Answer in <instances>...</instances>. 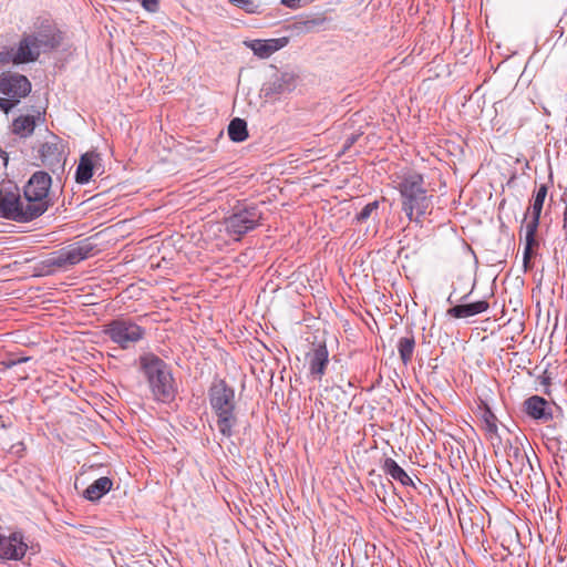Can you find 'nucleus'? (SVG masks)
Returning a JSON list of instances; mask_svg holds the SVG:
<instances>
[{"label":"nucleus","instance_id":"nucleus-1","mask_svg":"<svg viewBox=\"0 0 567 567\" xmlns=\"http://www.w3.org/2000/svg\"><path fill=\"white\" fill-rule=\"evenodd\" d=\"M394 182L401 196L402 210L410 221L422 224L424 217L433 210V196L427 192L423 175L406 169Z\"/></svg>","mask_w":567,"mask_h":567},{"label":"nucleus","instance_id":"nucleus-2","mask_svg":"<svg viewBox=\"0 0 567 567\" xmlns=\"http://www.w3.org/2000/svg\"><path fill=\"white\" fill-rule=\"evenodd\" d=\"M61 32L49 18L38 17L29 32H23L18 44L16 61L18 63L35 62L41 53L56 49L61 44Z\"/></svg>","mask_w":567,"mask_h":567},{"label":"nucleus","instance_id":"nucleus-3","mask_svg":"<svg viewBox=\"0 0 567 567\" xmlns=\"http://www.w3.org/2000/svg\"><path fill=\"white\" fill-rule=\"evenodd\" d=\"M208 395L218 431L224 437L229 439L237 425L235 391L225 380H218L209 388Z\"/></svg>","mask_w":567,"mask_h":567},{"label":"nucleus","instance_id":"nucleus-4","mask_svg":"<svg viewBox=\"0 0 567 567\" xmlns=\"http://www.w3.org/2000/svg\"><path fill=\"white\" fill-rule=\"evenodd\" d=\"M140 363L154 399L163 403L173 401L176 388L169 367L153 353L142 355Z\"/></svg>","mask_w":567,"mask_h":567},{"label":"nucleus","instance_id":"nucleus-5","mask_svg":"<svg viewBox=\"0 0 567 567\" xmlns=\"http://www.w3.org/2000/svg\"><path fill=\"white\" fill-rule=\"evenodd\" d=\"M30 92L31 83L27 76L12 72H3L0 75V93L7 96V99H0V109L6 113Z\"/></svg>","mask_w":567,"mask_h":567},{"label":"nucleus","instance_id":"nucleus-6","mask_svg":"<svg viewBox=\"0 0 567 567\" xmlns=\"http://www.w3.org/2000/svg\"><path fill=\"white\" fill-rule=\"evenodd\" d=\"M105 333L122 349H128L144 338L145 330L128 319H116L105 326Z\"/></svg>","mask_w":567,"mask_h":567},{"label":"nucleus","instance_id":"nucleus-7","mask_svg":"<svg viewBox=\"0 0 567 567\" xmlns=\"http://www.w3.org/2000/svg\"><path fill=\"white\" fill-rule=\"evenodd\" d=\"M94 245L87 239L69 245L53 254L48 259L49 266L66 268L74 266L93 256Z\"/></svg>","mask_w":567,"mask_h":567},{"label":"nucleus","instance_id":"nucleus-8","mask_svg":"<svg viewBox=\"0 0 567 567\" xmlns=\"http://www.w3.org/2000/svg\"><path fill=\"white\" fill-rule=\"evenodd\" d=\"M261 219V213L256 207L240 209L225 219L226 233L236 240L255 229Z\"/></svg>","mask_w":567,"mask_h":567},{"label":"nucleus","instance_id":"nucleus-9","mask_svg":"<svg viewBox=\"0 0 567 567\" xmlns=\"http://www.w3.org/2000/svg\"><path fill=\"white\" fill-rule=\"evenodd\" d=\"M21 194L17 185L8 183L0 188V216L21 223Z\"/></svg>","mask_w":567,"mask_h":567},{"label":"nucleus","instance_id":"nucleus-10","mask_svg":"<svg viewBox=\"0 0 567 567\" xmlns=\"http://www.w3.org/2000/svg\"><path fill=\"white\" fill-rule=\"evenodd\" d=\"M51 185V176L47 172L38 171L33 173L29 181L24 184L23 190L27 194L37 196L39 199L48 202V204L50 205H53V200L50 196Z\"/></svg>","mask_w":567,"mask_h":567},{"label":"nucleus","instance_id":"nucleus-11","mask_svg":"<svg viewBox=\"0 0 567 567\" xmlns=\"http://www.w3.org/2000/svg\"><path fill=\"white\" fill-rule=\"evenodd\" d=\"M524 412L538 423H548L553 420V406L544 398L532 395L523 403Z\"/></svg>","mask_w":567,"mask_h":567},{"label":"nucleus","instance_id":"nucleus-12","mask_svg":"<svg viewBox=\"0 0 567 567\" xmlns=\"http://www.w3.org/2000/svg\"><path fill=\"white\" fill-rule=\"evenodd\" d=\"M28 546L23 543L22 535L13 533L10 536L0 535V557L4 559H21Z\"/></svg>","mask_w":567,"mask_h":567},{"label":"nucleus","instance_id":"nucleus-13","mask_svg":"<svg viewBox=\"0 0 567 567\" xmlns=\"http://www.w3.org/2000/svg\"><path fill=\"white\" fill-rule=\"evenodd\" d=\"M21 223H28L42 216L52 205L23 190L21 196Z\"/></svg>","mask_w":567,"mask_h":567},{"label":"nucleus","instance_id":"nucleus-14","mask_svg":"<svg viewBox=\"0 0 567 567\" xmlns=\"http://www.w3.org/2000/svg\"><path fill=\"white\" fill-rule=\"evenodd\" d=\"M289 42L287 37L268 39V40H251L246 41L245 44L248 47L255 55L260 59H267L278 50L285 48Z\"/></svg>","mask_w":567,"mask_h":567},{"label":"nucleus","instance_id":"nucleus-15","mask_svg":"<svg viewBox=\"0 0 567 567\" xmlns=\"http://www.w3.org/2000/svg\"><path fill=\"white\" fill-rule=\"evenodd\" d=\"M308 359L310 373L317 380H321L329 363V352L326 344L317 346L312 352L308 354Z\"/></svg>","mask_w":567,"mask_h":567},{"label":"nucleus","instance_id":"nucleus-16","mask_svg":"<svg viewBox=\"0 0 567 567\" xmlns=\"http://www.w3.org/2000/svg\"><path fill=\"white\" fill-rule=\"evenodd\" d=\"M40 158L43 165L49 167L51 171L60 168L64 164L62 152L58 143H44L39 150Z\"/></svg>","mask_w":567,"mask_h":567},{"label":"nucleus","instance_id":"nucleus-17","mask_svg":"<svg viewBox=\"0 0 567 567\" xmlns=\"http://www.w3.org/2000/svg\"><path fill=\"white\" fill-rule=\"evenodd\" d=\"M489 303L486 300H478L471 303L457 305L447 309L446 315L455 319H465L487 311Z\"/></svg>","mask_w":567,"mask_h":567},{"label":"nucleus","instance_id":"nucleus-18","mask_svg":"<svg viewBox=\"0 0 567 567\" xmlns=\"http://www.w3.org/2000/svg\"><path fill=\"white\" fill-rule=\"evenodd\" d=\"M508 464L515 474L525 475L527 477H529L530 472L534 471L527 453L519 447H514L512 453L508 454Z\"/></svg>","mask_w":567,"mask_h":567},{"label":"nucleus","instance_id":"nucleus-19","mask_svg":"<svg viewBox=\"0 0 567 567\" xmlns=\"http://www.w3.org/2000/svg\"><path fill=\"white\" fill-rule=\"evenodd\" d=\"M113 482L111 478L103 476L94 481L84 491V497L89 501L96 502L111 491Z\"/></svg>","mask_w":567,"mask_h":567},{"label":"nucleus","instance_id":"nucleus-20","mask_svg":"<svg viewBox=\"0 0 567 567\" xmlns=\"http://www.w3.org/2000/svg\"><path fill=\"white\" fill-rule=\"evenodd\" d=\"M383 471L393 480L399 481L402 485L409 486L413 484L411 477L393 458H385L383 463Z\"/></svg>","mask_w":567,"mask_h":567},{"label":"nucleus","instance_id":"nucleus-21","mask_svg":"<svg viewBox=\"0 0 567 567\" xmlns=\"http://www.w3.org/2000/svg\"><path fill=\"white\" fill-rule=\"evenodd\" d=\"M35 116L33 115H22L16 118L12 123V131L14 134L21 137H28L32 135L37 122Z\"/></svg>","mask_w":567,"mask_h":567},{"label":"nucleus","instance_id":"nucleus-22","mask_svg":"<svg viewBox=\"0 0 567 567\" xmlns=\"http://www.w3.org/2000/svg\"><path fill=\"white\" fill-rule=\"evenodd\" d=\"M93 175V161L89 154L81 156L75 172V179L79 184H86Z\"/></svg>","mask_w":567,"mask_h":567},{"label":"nucleus","instance_id":"nucleus-23","mask_svg":"<svg viewBox=\"0 0 567 567\" xmlns=\"http://www.w3.org/2000/svg\"><path fill=\"white\" fill-rule=\"evenodd\" d=\"M228 136L234 142H244L248 137L247 123L236 117L228 125Z\"/></svg>","mask_w":567,"mask_h":567},{"label":"nucleus","instance_id":"nucleus-24","mask_svg":"<svg viewBox=\"0 0 567 567\" xmlns=\"http://www.w3.org/2000/svg\"><path fill=\"white\" fill-rule=\"evenodd\" d=\"M415 348L414 337H402L398 342V351L404 365H408L413 358Z\"/></svg>","mask_w":567,"mask_h":567},{"label":"nucleus","instance_id":"nucleus-25","mask_svg":"<svg viewBox=\"0 0 567 567\" xmlns=\"http://www.w3.org/2000/svg\"><path fill=\"white\" fill-rule=\"evenodd\" d=\"M547 196V186L545 184H542L537 190L535 192L533 196V204L528 208L527 213L525 214L524 219H527V215L530 214L533 216L540 217L542 209L544 206L545 198Z\"/></svg>","mask_w":567,"mask_h":567},{"label":"nucleus","instance_id":"nucleus-26","mask_svg":"<svg viewBox=\"0 0 567 567\" xmlns=\"http://www.w3.org/2000/svg\"><path fill=\"white\" fill-rule=\"evenodd\" d=\"M539 218L540 217L530 215V219L526 223L525 241H528V245H530V243H538L536 234L539 226Z\"/></svg>","mask_w":567,"mask_h":567},{"label":"nucleus","instance_id":"nucleus-27","mask_svg":"<svg viewBox=\"0 0 567 567\" xmlns=\"http://www.w3.org/2000/svg\"><path fill=\"white\" fill-rule=\"evenodd\" d=\"M482 421L484 423V429L488 433L495 434L497 432V419L488 406H485L482 412Z\"/></svg>","mask_w":567,"mask_h":567},{"label":"nucleus","instance_id":"nucleus-28","mask_svg":"<svg viewBox=\"0 0 567 567\" xmlns=\"http://www.w3.org/2000/svg\"><path fill=\"white\" fill-rule=\"evenodd\" d=\"M16 53H17V47L16 48L3 47L2 50L0 51V64L12 63V64L19 65L20 63H18L16 61L17 60Z\"/></svg>","mask_w":567,"mask_h":567},{"label":"nucleus","instance_id":"nucleus-29","mask_svg":"<svg viewBox=\"0 0 567 567\" xmlns=\"http://www.w3.org/2000/svg\"><path fill=\"white\" fill-rule=\"evenodd\" d=\"M379 207V203L377 200L367 204L361 212L357 215V219L359 221L367 220L373 212H375Z\"/></svg>","mask_w":567,"mask_h":567},{"label":"nucleus","instance_id":"nucleus-30","mask_svg":"<svg viewBox=\"0 0 567 567\" xmlns=\"http://www.w3.org/2000/svg\"><path fill=\"white\" fill-rule=\"evenodd\" d=\"M231 4L244 9L247 12H255L257 9V4L254 0H228Z\"/></svg>","mask_w":567,"mask_h":567},{"label":"nucleus","instance_id":"nucleus-31","mask_svg":"<svg viewBox=\"0 0 567 567\" xmlns=\"http://www.w3.org/2000/svg\"><path fill=\"white\" fill-rule=\"evenodd\" d=\"M537 246H538V243H530V245H528V241H525L524 254H523L525 268L528 267L529 260L533 256V249Z\"/></svg>","mask_w":567,"mask_h":567},{"label":"nucleus","instance_id":"nucleus-32","mask_svg":"<svg viewBox=\"0 0 567 567\" xmlns=\"http://www.w3.org/2000/svg\"><path fill=\"white\" fill-rule=\"evenodd\" d=\"M159 0H142L143 8L148 12H156Z\"/></svg>","mask_w":567,"mask_h":567},{"label":"nucleus","instance_id":"nucleus-33","mask_svg":"<svg viewBox=\"0 0 567 567\" xmlns=\"http://www.w3.org/2000/svg\"><path fill=\"white\" fill-rule=\"evenodd\" d=\"M539 382L542 385H544L546 389H545V394H549L550 391H549V385L551 383V378L549 375V373L547 371H544V373L539 377Z\"/></svg>","mask_w":567,"mask_h":567},{"label":"nucleus","instance_id":"nucleus-34","mask_svg":"<svg viewBox=\"0 0 567 567\" xmlns=\"http://www.w3.org/2000/svg\"><path fill=\"white\" fill-rule=\"evenodd\" d=\"M300 0H281V3L288 8L296 9L299 7Z\"/></svg>","mask_w":567,"mask_h":567},{"label":"nucleus","instance_id":"nucleus-35","mask_svg":"<svg viewBox=\"0 0 567 567\" xmlns=\"http://www.w3.org/2000/svg\"><path fill=\"white\" fill-rule=\"evenodd\" d=\"M12 422L9 417H4L3 415H0V429H8L10 427Z\"/></svg>","mask_w":567,"mask_h":567},{"label":"nucleus","instance_id":"nucleus-36","mask_svg":"<svg viewBox=\"0 0 567 567\" xmlns=\"http://www.w3.org/2000/svg\"><path fill=\"white\" fill-rule=\"evenodd\" d=\"M564 229L567 230V198H566V207H565V212H564V225H563Z\"/></svg>","mask_w":567,"mask_h":567},{"label":"nucleus","instance_id":"nucleus-37","mask_svg":"<svg viewBox=\"0 0 567 567\" xmlns=\"http://www.w3.org/2000/svg\"><path fill=\"white\" fill-rule=\"evenodd\" d=\"M25 361H28V358H20V359H18L17 361H12V362L10 363V365H12V364H17V363H21V362H25Z\"/></svg>","mask_w":567,"mask_h":567}]
</instances>
